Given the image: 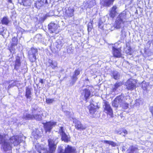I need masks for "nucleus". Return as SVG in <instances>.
<instances>
[{"label": "nucleus", "mask_w": 153, "mask_h": 153, "mask_svg": "<svg viewBox=\"0 0 153 153\" xmlns=\"http://www.w3.org/2000/svg\"><path fill=\"white\" fill-rule=\"evenodd\" d=\"M12 87L13 86H12V85L11 84H10V85H9V86L8 87V89H9Z\"/></svg>", "instance_id": "nucleus-50"}, {"label": "nucleus", "mask_w": 153, "mask_h": 153, "mask_svg": "<svg viewBox=\"0 0 153 153\" xmlns=\"http://www.w3.org/2000/svg\"><path fill=\"white\" fill-rule=\"evenodd\" d=\"M123 85V83L121 82H116L114 85V88L113 90H116L118 87H120Z\"/></svg>", "instance_id": "nucleus-32"}, {"label": "nucleus", "mask_w": 153, "mask_h": 153, "mask_svg": "<svg viewBox=\"0 0 153 153\" xmlns=\"http://www.w3.org/2000/svg\"><path fill=\"white\" fill-rule=\"evenodd\" d=\"M121 133H119V134H121Z\"/></svg>", "instance_id": "nucleus-56"}, {"label": "nucleus", "mask_w": 153, "mask_h": 153, "mask_svg": "<svg viewBox=\"0 0 153 153\" xmlns=\"http://www.w3.org/2000/svg\"><path fill=\"white\" fill-rule=\"evenodd\" d=\"M92 27L93 26L92 23H89L88 26V32L91 31Z\"/></svg>", "instance_id": "nucleus-40"}, {"label": "nucleus", "mask_w": 153, "mask_h": 153, "mask_svg": "<svg viewBox=\"0 0 153 153\" xmlns=\"http://www.w3.org/2000/svg\"><path fill=\"white\" fill-rule=\"evenodd\" d=\"M21 65V62H20V59L19 57L18 56L16 58V60L15 61V65L14 67V69L16 70L18 68H17V67H19Z\"/></svg>", "instance_id": "nucleus-26"}, {"label": "nucleus", "mask_w": 153, "mask_h": 153, "mask_svg": "<svg viewBox=\"0 0 153 153\" xmlns=\"http://www.w3.org/2000/svg\"><path fill=\"white\" fill-rule=\"evenodd\" d=\"M5 135L4 134H0V144L2 143L5 141Z\"/></svg>", "instance_id": "nucleus-34"}, {"label": "nucleus", "mask_w": 153, "mask_h": 153, "mask_svg": "<svg viewBox=\"0 0 153 153\" xmlns=\"http://www.w3.org/2000/svg\"><path fill=\"white\" fill-rule=\"evenodd\" d=\"M12 148V145L8 140H5L2 144L1 149L4 152H6L11 150Z\"/></svg>", "instance_id": "nucleus-8"}, {"label": "nucleus", "mask_w": 153, "mask_h": 153, "mask_svg": "<svg viewBox=\"0 0 153 153\" xmlns=\"http://www.w3.org/2000/svg\"><path fill=\"white\" fill-rule=\"evenodd\" d=\"M56 124V122H49L44 124V126L46 131L50 132L53 126Z\"/></svg>", "instance_id": "nucleus-10"}, {"label": "nucleus", "mask_w": 153, "mask_h": 153, "mask_svg": "<svg viewBox=\"0 0 153 153\" xmlns=\"http://www.w3.org/2000/svg\"><path fill=\"white\" fill-rule=\"evenodd\" d=\"M10 22L7 16L4 17L1 20L2 24L6 25H7L10 23Z\"/></svg>", "instance_id": "nucleus-24"}, {"label": "nucleus", "mask_w": 153, "mask_h": 153, "mask_svg": "<svg viewBox=\"0 0 153 153\" xmlns=\"http://www.w3.org/2000/svg\"><path fill=\"white\" fill-rule=\"evenodd\" d=\"M87 7L90 8L94 6L96 3L95 0H88L85 3Z\"/></svg>", "instance_id": "nucleus-22"}, {"label": "nucleus", "mask_w": 153, "mask_h": 153, "mask_svg": "<svg viewBox=\"0 0 153 153\" xmlns=\"http://www.w3.org/2000/svg\"><path fill=\"white\" fill-rule=\"evenodd\" d=\"M64 153H76V149L74 147L69 145L65 147Z\"/></svg>", "instance_id": "nucleus-17"}, {"label": "nucleus", "mask_w": 153, "mask_h": 153, "mask_svg": "<svg viewBox=\"0 0 153 153\" xmlns=\"http://www.w3.org/2000/svg\"><path fill=\"white\" fill-rule=\"evenodd\" d=\"M74 10L71 8H68L65 11V14L67 16L72 17L74 15Z\"/></svg>", "instance_id": "nucleus-23"}, {"label": "nucleus", "mask_w": 153, "mask_h": 153, "mask_svg": "<svg viewBox=\"0 0 153 153\" xmlns=\"http://www.w3.org/2000/svg\"><path fill=\"white\" fill-rule=\"evenodd\" d=\"M117 7L116 6L114 5L111 8L110 11L109 15L112 18H114L117 14V12L116 10Z\"/></svg>", "instance_id": "nucleus-16"}, {"label": "nucleus", "mask_w": 153, "mask_h": 153, "mask_svg": "<svg viewBox=\"0 0 153 153\" xmlns=\"http://www.w3.org/2000/svg\"><path fill=\"white\" fill-rule=\"evenodd\" d=\"M150 111L152 114V116L153 117V107H151L149 108Z\"/></svg>", "instance_id": "nucleus-44"}, {"label": "nucleus", "mask_w": 153, "mask_h": 153, "mask_svg": "<svg viewBox=\"0 0 153 153\" xmlns=\"http://www.w3.org/2000/svg\"><path fill=\"white\" fill-rule=\"evenodd\" d=\"M12 86H14L16 85V82L15 81H13V82L11 83Z\"/></svg>", "instance_id": "nucleus-47"}, {"label": "nucleus", "mask_w": 153, "mask_h": 153, "mask_svg": "<svg viewBox=\"0 0 153 153\" xmlns=\"http://www.w3.org/2000/svg\"><path fill=\"white\" fill-rule=\"evenodd\" d=\"M48 66L50 67L53 69H54L57 66V62L56 61H53L49 59L48 62Z\"/></svg>", "instance_id": "nucleus-20"}, {"label": "nucleus", "mask_w": 153, "mask_h": 153, "mask_svg": "<svg viewBox=\"0 0 153 153\" xmlns=\"http://www.w3.org/2000/svg\"><path fill=\"white\" fill-rule=\"evenodd\" d=\"M38 55V50L36 48H31L29 52L28 56L30 61L33 62L36 60V56Z\"/></svg>", "instance_id": "nucleus-4"}, {"label": "nucleus", "mask_w": 153, "mask_h": 153, "mask_svg": "<svg viewBox=\"0 0 153 153\" xmlns=\"http://www.w3.org/2000/svg\"><path fill=\"white\" fill-rule=\"evenodd\" d=\"M58 26L57 24L51 23L48 25V29L50 30L51 33H56L58 31Z\"/></svg>", "instance_id": "nucleus-12"}, {"label": "nucleus", "mask_w": 153, "mask_h": 153, "mask_svg": "<svg viewBox=\"0 0 153 153\" xmlns=\"http://www.w3.org/2000/svg\"><path fill=\"white\" fill-rule=\"evenodd\" d=\"M131 48L130 47H129L128 48V49L127 51H126V53L130 55H131Z\"/></svg>", "instance_id": "nucleus-43"}, {"label": "nucleus", "mask_w": 153, "mask_h": 153, "mask_svg": "<svg viewBox=\"0 0 153 153\" xmlns=\"http://www.w3.org/2000/svg\"><path fill=\"white\" fill-rule=\"evenodd\" d=\"M125 85L128 90L132 91L137 88V82L134 79H129L126 82Z\"/></svg>", "instance_id": "nucleus-3"}, {"label": "nucleus", "mask_w": 153, "mask_h": 153, "mask_svg": "<svg viewBox=\"0 0 153 153\" xmlns=\"http://www.w3.org/2000/svg\"><path fill=\"white\" fill-rule=\"evenodd\" d=\"M8 32L2 27H0V34L1 35L4 37L5 35Z\"/></svg>", "instance_id": "nucleus-28"}, {"label": "nucleus", "mask_w": 153, "mask_h": 153, "mask_svg": "<svg viewBox=\"0 0 153 153\" xmlns=\"http://www.w3.org/2000/svg\"><path fill=\"white\" fill-rule=\"evenodd\" d=\"M126 13L125 11H123L120 13L117 16L115 21L114 25L117 29H120L121 26L122 24H124L125 21L124 19H126Z\"/></svg>", "instance_id": "nucleus-2"}, {"label": "nucleus", "mask_w": 153, "mask_h": 153, "mask_svg": "<svg viewBox=\"0 0 153 153\" xmlns=\"http://www.w3.org/2000/svg\"><path fill=\"white\" fill-rule=\"evenodd\" d=\"M53 15V13L52 11H50L49 13H47L43 17H42L39 19V21L41 23L43 22L48 17L52 16Z\"/></svg>", "instance_id": "nucleus-21"}, {"label": "nucleus", "mask_w": 153, "mask_h": 153, "mask_svg": "<svg viewBox=\"0 0 153 153\" xmlns=\"http://www.w3.org/2000/svg\"><path fill=\"white\" fill-rule=\"evenodd\" d=\"M90 95V91L89 89L87 88L83 90L82 92V96L83 98L86 101Z\"/></svg>", "instance_id": "nucleus-15"}, {"label": "nucleus", "mask_w": 153, "mask_h": 153, "mask_svg": "<svg viewBox=\"0 0 153 153\" xmlns=\"http://www.w3.org/2000/svg\"><path fill=\"white\" fill-rule=\"evenodd\" d=\"M106 111H107V114L110 116V117H113V110L110 105L106 103Z\"/></svg>", "instance_id": "nucleus-19"}, {"label": "nucleus", "mask_w": 153, "mask_h": 153, "mask_svg": "<svg viewBox=\"0 0 153 153\" xmlns=\"http://www.w3.org/2000/svg\"><path fill=\"white\" fill-rule=\"evenodd\" d=\"M32 111L33 113L35 114L37 112L36 111H37V110L36 109H35V108H33V109H32Z\"/></svg>", "instance_id": "nucleus-45"}, {"label": "nucleus", "mask_w": 153, "mask_h": 153, "mask_svg": "<svg viewBox=\"0 0 153 153\" xmlns=\"http://www.w3.org/2000/svg\"><path fill=\"white\" fill-rule=\"evenodd\" d=\"M57 42L59 45L62 46L64 44V40L62 39H59L57 41Z\"/></svg>", "instance_id": "nucleus-41"}, {"label": "nucleus", "mask_w": 153, "mask_h": 153, "mask_svg": "<svg viewBox=\"0 0 153 153\" xmlns=\"http://www.w3.org/2000/svg\"><path fill=\"white\" fill-rule=\"evenodd\" d=\"M95 106H94L93 104H91L89 109V111L90 113L93 115L94 117H96V115L97 114V111L95 108Z\"/></svg>", "instance_id": "nucleus-18"}, {"label": "nucleus", "mask_w": 153, "mask_h": 153, "mask_svg": "<svg viewBox=\"0 0 153 153\" xmlns=\"http://www.w3.org/2000/svg\"><path fill=\"white\" fill-rule=\"evenodd\" d=\"M15 45H11L10 47L9 48V49L10 52L12 53H14L15 51V49L13 46H15Z\"/></svg>", "instance_id": "nucleus-39"}, {"label": "nucleus", "mask_w": 153, "mask_h": 153, "mask_svg": "<svg viewBox=\"0 0 153 153\" xmlns=\"http://www.w3.org/2000/svg\"><path fill=\"white\" fill-rule=\"evenodd\" d=\"M113 78L115 80H117L120 78V75L118 72L113 71L112 73Z\"/></svg>", "instance_id": "nucleus-31"}, {"label": "nucleus", "mask_w": 153, "mask_h": 153, "mask_svg": "<svg viewBox=\"0 0 153 153\" xmlns=\"http://www.w3.org/2000/svg\"><path fill=\"white\" fill-rule=\"evenodd\" d=\"M114 0H106V6L109 7L113 4Z\"/></svg>", "instance_id": "nucleus-35"}, {"label": "nucleus", "mask_w": 153, "mask_h": 153, "mask_svg": "<svg viewBox=\"0 0 153 153\" xmlns=\"http://www.w3.org/2000/svg\"><path fill=\"white\" fill-rule=\"evenodd\" d=\"M33 118L38 121H40L41 120L42 116L40 114H37L33 115Z\"/></svg>", "instance_id": "nucleus-33"}, {"label": "nucleus", "mask_w": 153, "mask_h": 153, "mask_svg": "<svg viewBox=\"0 0 153 153\" xmlns=\"http://www.w3.org/2000/svg\"><path fill=\"white\" fill-rule=\"evenodd\" d=\"M93 70H94V69L91 70V71H93Z\"/></svg>", "instance_id": "nucleus-55"}, {"label": "nucleus", "mask_w": 153, "mask_h": 153, "mask_svg": "<svg viewBox=\"0 0 153 153\" xmlns=\"http://www.w3.org/2000/svg\"><path fill=\"white\" fill-rule=\"evenodd\" d=\"M48 142L49 150L48 151L45 148L41 150L38 149V151L39 153H53L54 152L58 143V138H50Z\"/></svg>", "instance_id": "nucleus-1"}, {"label": "nucleus", "mask_w": 153, "mask_h": 153, "mask_svg": "<svg viewBox=\"0 0 153 153\" xmlns=\"http://www.w3.org/2000/svg\"><path fill=\"white\" fill-rule=\"evenodd\" d=\"M8 140L10 141L11 145L13 144L14 146L18 145L20 143L19 140V136L18 135L12 136Z\"/></svg>", "instance_id": "nucleus-11"}, {"label": "nucleus", "mask_w": 153, "mask_h": 153, "mask_svg": "<svg viewBox=\"0 0 153 153\" xmlns=\"http://www.w3.org/2000/svg\"><path fill=\"white\" fill-rule=\"evenodd\" d=\"M23 118L26 120H30L33 118V115H32L27 112H25L24 114Z\"/></svg>", "instance_id": "nucleus-27"}, {"label": "nucleus", "mask_w": 153, "mask_h": 153, "mask_svg": "<svg viewBox=\"0 0 153 153\" xmlns=\"http://www.w3.org/2000/svg\"><path fill=\"white\" fill-rule=\"evenodd\" d=\"M37 146L36 145V148L37 147Z\"/></svg>", "instance_id": "nucleus-54"}, {"label": "nucleus", "mask_w": 153, "mask_h": 153, "mask_svg": "<svg viewBox=\"0 0 153 153\" xmlns=\"http://www.w3.org/2000/svg\"><path fill=\"white\" fill-rule=\"evenodd\" d=\"M104 25V24L100 20V21L99 24V28L100 29L104 30L103 26Z\"/></svg>", "instance_id": "nucleus-38"}, {"label": "nucleus", "mask_w": 153, "mask_h": 153, "mask_svg": "<svg viewBox=\"0 0 153 153\" xmlns=\"http://www.w3.org/2000/svg\"><path fill=\"white\" fill-rule=\"evenodd\" d=\"M39 4H40V3L39 1L35 3V6H36V7H37V8H38V7H37V5H38L39 6Z\"/></svg>", "instance_id": "nucleus-48"}, {"label": "nucleus", "mask_w": 153, "mask_h": 153, "mask_svg": "<svg viewBox=\"0 0 153 153\" xmlns=\"http://www.w3.org/2000/svg\"><path fill=\"white\" fill-rule=\"evenodd\" d=\"M59 133L61 136V139L65 142H68L70 140V137L68 136L63 130V127H60L59 131Z\"/></svg>", "instance_id": "nucleus-7"}, {"label": "nucleus", "mask_w": 153, "mask_h": 153, "mask_svg": "<svg viewBox=\"0 0 153 153\" xmlns=\"http://www.w3.org/2000/svg\"><path fill=\"white\" fill-rule=\"evenodd\" d=\"M73 122L75 128L77 130H84L85 129L86 127L83 126L79 121L76 119H73Z\"/></svg>", "instance_id": "nucleus-6"}, {"label": "nucleus", "mask_w": 153, "mask_h": 153, "mask_svg": "<svg viewBox=\"0 0 153 153\" xmlns=\"http://www.w3.org/2000/svg\"><path fill=\"white\" fill-rule=\"evenodd\" d=\"M148 85L146 82H142L141 85V88L144 91H148Z\"/></svg>", "instance_id": "nucleus-29"}, {"label": "nucleus", "mask_w": 153, "mask_h": 153, "mask_svg": "<svg viewBox=\"0 0 153 153\" xmlns=\"http://www.w3.org/2000/svg\"><path fill=\"white\" fill-rule=\"evenodd\" d=\"M104 105H105V102H104Z\"/></svg>", "instance_id": "nucleus-52"}, {"label": "nucleus", "mask_w": 153, "mask_h": 153, "mask_svg": "<svg viewBox=\"0 0 153 153\" xmlns=\"http://www.w3.org/2000/svg\"><path fill=\"white\" fill-rule=\"evenodd\" d=\"M11 45H16L17 44V39L15 37H13L12 39Z\"/></svg>", "instance_id": "nucleus-36"}, {"label": "nucleus", "mask_w": 153, "mask_h": 153, "mask_svg": "<svg viewBox=\"0 0 153 153\" xmlns=\"http://www.w3.org/2000/svg\"><path fill=\"white\" fill-rule=\"evenodd\" d=\"M32 90V88L30 87H26L25 96L27 99H28L30 101H31L32 99L31 97L32 94L31 92V91Z\"/></svg>", "instance_id": "nucleus-14"}, {"label": "nucleus", "mask_w": 153, "mask_h": 153, "mask_svg": "<svg viewBox=\"0 0 153 153\" xmlns=\"http://www.w3.org/2000/svg\"><path fill=\"white\" fill-rule=\"evenodd\" d=\"M122 101V100L121 99L120 96H117L113 101L112 105L113 106L116 108H117L120 102Z\"/></svg>", "instance_id": "nucleus-13"}, {"label": "nucleus", "mask_w": 153, "mask_h": 153, "mask_svg": "<svg viewBox=\"0 0 153 153\" xmlns=\"http://www.w3.org/2000/svg\"><path fill=\"white\" fill-rule=\"evenodd\" d=\"M113 56L115 58H120L122 57L121 50L120 48H116L114 46L112 47Z\"/></svg>", "instance_id": "nucleus-9"}, {"label": "nucleus", "mask_w": 153, "mask_h": 153, "mask_svg": "<svg viewBox=\"0 0 153 153\" xmlns=\"http://www.w3.org/2000/svg\"><path fill=\"white\" fill-rule=\"evenodd\" d=\"M54 101V99L47 98L46 99V102L47 104L52 103Z\"/></svg>", "instance_id": "nucleus-37"}, {"label": "nucleus", "mask_w": 153, "mask_h": 153, "mask_svg": "<svg viewBox=\"0 0 153 153\" xmlns=\"http://www.w3.org/2000/svg\"><path fill=\"white\" fill-rule=\"evenodd\" d=\"M22 3L25 6H30L32 3V0H22Z\"/></svg>", "instance_id": "nucleus-25"}, {"label": "nucleus", "mask_w": 153, "mask_h": 153, "mask_svg": "<svg viewBox=\"0 0 153 153\" xmlns=\"http://www.w3.org/2000/svg\"><path fill=\"white\" fill-rule=\"evenodd\" d=\"M129 104L128 103L126 102H124L123 103V108L124 109H126L128 108V107Z\"/></svg>", "instance_id": "nucleus-42"}, {"label": "nucleus", "mask_w": 153, "mask_h": 153, "mask_svg": "<svg viewBox=\"0 0 153 153\" xmlns=\"http://www.w3.org/2000/svg\"><path fill=\"white\" fill-rule=\"evenodd\" d=\"M39 82L42 83V84H43L44 83V82H43V79H40L39 80Z\"/></svg>", "instance_id": "nucleus-49"}, {"label": "nucleus", "mask_w": 153, "mask_h": 153, "mask_svg": "<svg viewBox=\"0 0 153 153\" xmlns=\"http://www.w3.org/2000/svg\"><path fill=\"white\" fill-rule=\"evenodd\" d=\"M106 143L113 147H115L117 145L116 143L112 141L106 140Z\"/></svg>", "instance_id": "nucleus-30"}, {"label": "nucleus", "mask_w": 153, "mask_h": 153, "mask_svg": "<svg viewBox=\"0 0 153 153\" xmlns=\"http://www.w3.org/2000/svg\"><path fill=\"white\" fill-rule=\"evenodd\" d=\"M123 132L125 134H128V132L125 129H124L123 131Z\"/></svg>", "instance_id": "nucleus-46"}, {"label": "nucleus", "mask_w": 153, "mask_h": 153, "mask_svg": "<svg viewBox=\"0 0 153 153\" xmlns=\"http://www.w3.org/2000/svg\"><path fill=\"white\" fill-rule=\"evenodd\" d=\"M104 110H105V108H104Z\"/></svg>", "instance_id": "nucleus-53"}, {"label": "nucleus", "mask_w": 153, "mask_h": 153, "mask_svg": "<svg viewBox=\"0 0 153 153\" xmlns=\"http://www.w3.org/2000/svg\"><path fill=\"white\" fill-rule=\"evenodd\" d=\"M47 0H45V2H46V3H47Z\"/></svg>", "instance_id": "nucleus-51"}, {"label": "nucleus", "mask_w": 153, "mask_h": 153, "mask_svg": "<svg viewBox=\"0 0 153 153\" xmlns=\"http://www.w3.org/2000/svg\"><path fill=\"white\" fill-rule=\"evenodd\" d=\"M81 70L79 68H78L75 69L72 75L71 76V78L72 80L70 82V84L73 85L75 83L78 79L77 76L80 74Z\"/></svg>", "instance_id": "nucleus-5"}]
</instances>
